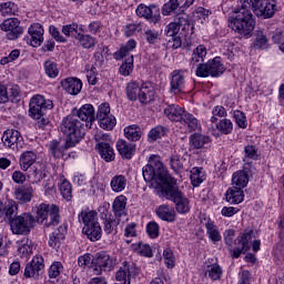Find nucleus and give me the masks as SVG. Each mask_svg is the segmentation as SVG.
<instances>
[{
  "label": "nucleus",
  "instance_id": "nucleus-15",
  "mask_svg": "<svg viewBox=\"0 0 284 284\" xmlns=\"http://www.w3.org/2000/svg\"><path fill=\"white\" fill-rule=\"evenodd\" d=\"M43 267H45V265H43V258L34 256L24 268L26 278H39L43 272Z\"/></svg>",
  "mask_w": 284,
  "mask_h": 284
},
{
  "label": "nucleus",
  "instance_id": "nucleus-30",
  "mask_svg": "<svg viewBox=\"0 0 284 284\" xmlns=\"http://www.w3.org/2000/svg\"><path fill=\"white\" fill-rule=\"evenodd\" d=\"M82 232L88 236L90 241L94 242L101 239L102 231L99 222H95V224L83 226Z\"/></svg>",
  "mask_w": 284,
  "mask_h": 284
},
{
  "label": "nucleus",
  "instance_id": "nucleus-43",
  "mask_svg": "<svg viewBox=\"0 0 284 284\" xmlns=\"http://www.w3.org/2000/svg\"><path fill=\"white\" fill-rule=\"evenodd\" d=\"M43 68L47 77H49L50 79H57V77H59V67L54 61H44Z\"/></svg>",
  "mask_w": 284,
  "mask_h": 284
},
{
  "label": "nucleus",
  "instance_id": "nucleus-10",
  "mask_svg": "<svg viewBox=\"0 0 284 284\" xmlns=\"http://www.w3.org/2000/svg\"><path fill=\"white\" fill-rule=\"evenodd\" d=\"M93 272L99 275L103 270H114L119 265L116 257L110 256L108 253H98L95 258H93Z\"/></svg>",
  "mask_w": 284,
  "mask_h": 284
},
{
  "label": "nucleus",
  "instance_id": "nucleus-60",
  "mask_svg": "<svg viewBox=\"0 0 284 284\" xmlns=\"http://www.w3.org/2000/svg\"><path fill=\"white\" fill-rule=\"evenodd\" d=\"M170 163H171L172 170L174 172H179L180 170H183V163H185V159L179 155H172Z\"/></svg>",
  "mask_w": 284,
  "mask_h": 284
},
{
  "label": "nucleus",
  "instance_id": "nucleus-57",
  "mask_svg": "<svg viewBox=\"0 0 284 284\" xmlns=\"http://www.w3.org/2000/svg\"><path fill=\"white\" fill-rule=\"evenodd\" d=\"M18 252L21 256H28L32 252V241L28 239L22 240Z\"/></svg>",
  "mask_w": 284,
  "mask_h": 284
},
{
  "label": "nucleus",
  "instance_id": "nucleus-61",
  "mask_svg": "<svg viewBox=\"0 0 284 284\" xmlns=\"http://www.w3.org/2000/svg\"><path fill=\"white\" fill-rule=\"evenodd\" d=\"M254 48H257L261 50L262 48H265L267 45V36L263 33V31L256 32V39L253 43Z\"/></svg>",
  "mask_w": 284,
  "mask_h": 284
},
{
  "label": "nucleus",
  "instance_id": "nucleus-9",
  "mask_svg": "<svg viewBox=\"0 0 284 284\" xmlns=\"http://www.w3.org/2000/svg\"><path fill=\"white\" fill-rule=\"evenodd\" d=\"M191 32V34H194V26L190 23V20H187V14L185 13H179L175 16L173 22H170L165 28V34L166 37H176L179 32L181 31Z\"/></svg>",
  "mask_w": 284,
  "mask_h": 284
},
{
  "label": "nucleus",
  "instance_id": "nucleus-62",
  "mask_svg": "<svg viewBox=\"0 0 284 284\" xmlns=\"http://www.w3.org/2000/svg\"><path fill=\"white\" fill-rule=\"evenodd\" d=\"M233 116L239 128H243V129L247 128V118H245V113L237 110V111H234Z\"/></svg>",
  "mask_w": 284,
  "mask_h": 284
},
{
  "label": "nucleus",
  "instance_id": "nucleus-16",
  "mask_svg": "<svg viewBox=\"0 0 284 284\" xmlns=\"http://www.w3.org/2000/svg\"><path fill=\"white\" fill-rule=\"evenodd\" d=\"M73 115L78 116L80 121H84L85 128H92L95 121L94 106L92 104H84L79 110L73 111Z\"/></svg>",
  "mask_w": 284,
  "mask_h": 284
},
{
  "label": "nucleus",
  "instance_id": "nucleus-19",
  "mask_svg": "<svg viewBox=\"0 0 284 284\" xmlns=\"http://www.w3.org/2000/svg\"><path fill=\"white\" fill-rule=\"evenodd\" d=\"M32 196H34V189L32 185H22L14 190V199L16 201H19V203H30Z\"/></svg>",
  "mask_w": 284,
  "mask_h": 284
},
{
  "label": "nucleus",
  "instance_id": "nucleus-37",
  "mask_svg": "<svg viewBox=\"0 0 284 284\" xmlns=\"http://www.w3.org/2000/svg\"><path fill=\"white\" fill-rule=\"evenodd\" d=\"M79 222L83 223L84 227H88V225H94L95 223H99L97 221V212L95 211H82L79 214Z\"/></svg>",
  "mask_w": 284,
  "mask_h": 284
},
{
  "label": "nucleus",
  "instance_id": "nucleus-11",
  "mask_svg": "<svg viewBox=\"0 0 284 284\" xmlns=\"http://www.w3.org/2000/svg\"><path fill=\"white\" fill-rule=\"evenodd\" d=\"M0 30H3V32H8L7 39H9V41H14L23 34V28H21V21H19V19L17 18L4 20L0 24Z\"/></svg>",
  "mask_w": 284,
  "mask_h": 284
},
{
  "label": "nucleus",
  "instance_id": "nucleus-34",
  "mask_svg": "<svg viewBox=\"0 0 284 284\" xmlns=\"http://www.w3.org/2000/svg\"><path fill=\"white\" fill-rule=\"evenodd\" d=\"M205 227H206V234L210 239V241H212V243H219V241H221V233L219 232V226H216V224H214V222L212 221H207L205 223Z\"/></svg>",
  "mask_w": 284,
  "mask_h": 284
},
{
  "label": "nucleus",
  "instance_id": "nucleus-47",
  "mask_svg": "<svg viewBox=\"0 0 284 284\" xmlns=\"http://www.w3.org/2000/svg\"><path fill=\"white\" fill-rule=\"evenodd\" d=\"M49 150L54 159H61V156H63V152L68 150V146L67 144L63 146L59 142L52 141L49 145Z\"/></svg>",
  "mask_w": 284,
  "mask_h": 284
},
{
  "label": "nucleus",
  "instance_id": "nucleus-36",
  "mask_svg": "<svg viewBox=\"0 0 284 284\" xmlns=\"http://www.w3.org/2000/svg\"><path fill=\"white\" fill-rule=\"evenodd\" d=\"M209 70L211 77H221L225 72V67L221 63L220 58H214L212 61H209Z\"/></svg>",
  "mask_w": 284,
  "mask_h": 284
},
{
  "label": "nucleus",
  "instance_id": "nucleus-28",
  "mask_svg": "<svg viewBox=\"0 0 284 284\" xmlns=\"http://www.w3.org/2000/svg\"><path fill=\"white\" fill-rule=\"evenodd\" d=\"M190 145L194 150H203L205 145H210V138L207 135L194 133L190 136Z\"/></svg>",
  "mask_w": 284,
  "mask_h": 284
},
{
  "label": "nucleus",
  "instance_id": "nucleus-27",
  "mask_svg": "<svg viewBox=\"0 0 284 284\" xmlns=\"http://www.w3.org/2000/svg\"><path fill=\"white\" fill-rule=\"evenodd\" d=\"M185 110L176 104H170L164 109V114L170 121L180 122Z\"/></svg>",
  "mask_w": 284,
  "mask_h": 284
},
{
  "label": "nucleus",
  "instance_id": "nucleus-26",
  "mask_svg": "<svg viewBox=\"0 0 284 284\" xmlns=\"http://www.w3.org/2000/svg\"><path fill=\"white\" fill-rule=\"evenodd\" d=\"M18 214H19V204L16 201L10 200L4 202L3 216L6 221L10 223L12 219H14L16 216H19Z\"/></svg>",
  "mask_w": 284,
  "mask_h": 284
},
{
  "label": "nucleus",
  "instance_id": "nucleus-32",
  "mask_svg": "<svg viewBox=\"0 0 284 284\" xmlns=\"http://www.w3.org/2000/svg\"><path fill=\"white\" fill-rule=\"evenodd\" d=\"M181 116L182 118H181V120L179 122L183 123L184 125H186V128L189 129L190 132H196V130H199V128H200L199 120H196L192 115V113L183 111Z\"/></svg>",
  "mask_w": 284,
  "mask_h": 284
},
{
  "label": "nucleus",
  "instance_id": "nucleus-42",
  "mask_svg": "<svg viewBox=\"0 0 284 284\" xmlns=\"http://www.w3.org/2000/svg\"><path fill=\"white\" fill-rule=\"evenodd\" d=\"M185 0H169L163 7H162V14L164 17H170L174 10H178L181 8V3H183Z\"/></svg>",
  "mask_w": 284,
  "mask_h": 284
},
{
  "label": "nucleus",
  "instance_id": "nucleus-44",
  "mask_svg": "<svg viewBox=\"0 0 284 284\" xmlns=\"http://www.w3.org/2000/svg\"><path fill=\"white\" fill-rule=\"evenodd\" d=\"M94 140L97 142L95 149L103 146L105 148L106 145H110V143H112L110 134L103 133V131H98L94 135Z\"/></svg>",
  "mask_w": 284,
  "mask_h": 284
},
{
  "label": "nucleus",
  "instance_id": "nucleus-40",
  "mask_svg": "<svg viewBox=\"0 0 284 284\" xmlns=\"http://www.w3.org/2000/svg\"><path fill=\"white\" fill-rule=\"evenodd\" d=\"M121 219H114L112 215H104V232L105 234H112L113 232H116V225L121 223Z\"/></svg>",
  "mask_w": 284,
  "mask_h": 284
},
{
  "label": "nucleus",
  "instance_id": "nucleus-46",
  "mask_svg": "<svg viewBox=\"0 0 284 284\" xmlns=\"http://www.w3.org/2000/svg\"><path fill=\"white\" fill-rule=\"evenodd\" d=\"M252 234H254V231H248L240 235L235 240V245H242V250H245V252H247V250H250V242L252 241Z\"/></svg>",
  "mask_w": 284,
  "mask_h": 284
},
{
  "label": "nucleus",
  "instance_id": "nucleus-52",
  "mask_svg": "<svg viewBox=\"0 0 284 284\" xmlns=\"http://www.w3.org/2000/svg\"><path fill=\"white\" fill-rule=\"evenodd\" d=\"M97 150L99 151L101 159L106 161V163H109V161H114V149H112L110 144L102 148L100 146Z\"/></svg>",
  "mask_w": 284,
  "mask_h": 284
},
{
  "label": "nucleus",
  "instance_id": "nucleus-13",
  "mask_svg": "<svg viewBox=\"0 0 284 284\" xmlns=\"http://www.w3.org/2000/svg\"><path fill=\"white\" fill-rule=\"evenodd\" d=\"M135 12L138 17H142L152 23H156L161 19V10L155 4H151L150 7L139 4Z\"/></svg>",
  "mask_w": 284,
  "mask_h": 284
},
{
  "label": "nucleus",
  "instance_id": "nucleus-24",
  "mask_svg": "<svg viewBox=\"0 0 284 284\" xmlns=\"http://www.w3.org/2000/svg\"><path fill=\"white\" fill-rule=\"evenodd\" d=\"M154 101V87L150 82L140 85V103H150Z\"/></svg>",
  "mask_w": 284,
  "mask_h": 284
},
{
  "label": "nucleus",
  "instance_id": "nucleus-5",
  "mask_svg": "<svg viewBox=\"0 0 284 284\" xmlns=\"http://www.w3.org/2000/svg\"><path fill=\"white\" fill-rule=\"evenodd\" d=\"M53 104L51 100H45L43 95H36L31 99L30 104H29V116L31 119H34L36 125L43 130L48 123H50V120L45 118V112L48 110H52Z\"/></svg>",
  "mask_w": 284,
  "mask_h": 284
},
{
  "label": "nucleus",
  "instance_id": "nucleus-18",
  "mask_svg": "<svg viewBox=\"0 0 284 284\" xmlns=\"http://www.w3.org/2000/svg\"><path fill=\"white\" fill-rule=\"evenodd\" d=\"M61 85L68 94L77 97L83 90V82L78 78H67L61 81Z\"/></svg>",
  "mask_w": 284,
  "mask_h": 284
},
{
  "label": "nucleus",
  "instance_id": "nucleus-1",
  "mask_svg": "<svg viewBox=\"0 0 284 284\" xmlns=\"http://www.w3.org/2000/svg\"><path fill=\"white\" fill-rule=\"evenodd\" d=\"M142 175L146 183H151L158 196L161 194L160 190H164L170 185L171 181L175 180L172 174L165 170L159 155L150 156L149 163L142 169Z\"/></svg>",
  "mask_w": 284,
  "mask_h": 284
},
{
  "label": "nucleus",
  "instance_id": "nucleus-12",
  "mask_svg": "<svg viewBox=\"0 0 284 284\" xmlns=\"http://www.w3.org/2000/svg\"><path fill=\"white\" fill-rule=\"evenodd\" d=\"M2 143L4 148L10 150H21L23 148V136L18 130L9 129L2 135Z\"/></svg>",
  "mask_w": 284,
  "mask_h": 284
},
{
  "label": "nucleus",
  "instance_id": "nucleus-48",
  "mask_svg": "<svg viewBox=\"0 0 284 284\" xmlns=\"http://www.w3.org/2000/svg\"><path fill=\"white\" fill-rule=\"evenodd\" d=\"M136 48V41L129 40L124 47H121L120 51L115 53V59H123L124 57H128L132 50Z\"/></svg>",
  "mask_w": 284,
  "mask_h": 284
},
{
  "label": "nucleus",
  "instance_id": "nucleus-25",
  "mask_svg": "<svg viewBox=\"0 0 284 284\" xmlns=\"http://www.w3.org/2000/svg\"><path fill=\"white\" fill-rule=\"evenodd\" d=\"M116 150L122 155V159H132L135 146L132 143L125 142V140H119L116 142Z\"/></svg>",
  "mask_w": 284,
  "mask_h": 284
},
{
  "label": "nucleus",
  "instance_id": "nucleus-3",
  "mask_svg": "<svg viewBox=\"0 0 284 284\" xmlns=\"http://www.w3.org/2000/svg\"><path fill=\"white\" fill-rule=\"evenodd\" d=\"M158 196H160V199H166V201H172L179 214H187V212H190V200L186 199L183 191L179 187L176 179L172 180L164 190L160 189V195Z\"/></svg>",
  "mask_w": 284,
  "mask_h": 284
},
{
  "label": "nucleus",
  "instance_id": "nucleus-51",
  "mask_svg": "<svg viewBox=\"0 0 284 284\" xmlns=\"http://www.w3.org/2000/svg\"><path fill=\"white\" fill-rule=\"evenodd\" d=\"M216 128L222 134H232V130H234V125L232 124V120L230 119H222L216 124Z\"/></svg>",
  "mask_w": 284,
  "mask_h": 284
},
{
  "label": "nucleus",
  "instance_id": "nucleus-33",
  "mask_svg": "<svg viewBox=\"0 0 284 284\" xmlns=\"http://www.w3.org/2000/svg\"><path fill=\"white\" fill-rule=\"evenodd\" d=\"M205 57H207V49L205 48V45L200 44L196 49L193 50L190 65L194 68L196 63L203 62Z\"/></svg>",
  "mask_w": 284,
  "mask_h": 284
},
{
  "label": "nucleus",
  "instance_id": "nucleus-4",
  "mask_svg": "<svg viewBox=\"0 0 284 284\" xmlns=\"http://www.w3.org/2000/svg\"><path fill=\"white\" fill-rule=\"evenodd\" d=\"M60 130L67 136V148H74L83 136H85V129L83 123L77 119V115H68L62 120Z\"/></svg>",
  "mask_w": 284,
  "mask_h": 284
},
{
  "label": "nucleus",
  "instance_id": "nucleus-59",
  "mask_svg": "<svg viewBox=\"0 0 284 284\" xmlns=\"http://www.w3.org/2000/svg\"><path fill=\"white\" fill-rule=\"evenodd\" d=\"M210 14H212V11H210L203 7H199L195 9V11L193 13V18L197 19L200 21V23H203V21H205V19H207V17H210Z\"/></svg>",
  "mask_w": 284,
  "mask_h": 284
},
{
  "label": "nucleus",
  "instance_id": "nucleus-8",
  "mask_svg": "<svg viewBox=\"0 0 284 284\" xmlns=\"http://www.w3.org/2000/svg\"><path fill=\"white\" fill-rule=\"evenodd\" d=\"M258 19H272L276 14V0H245Z\"/></svg>",
  "mask_w": 284,
  "mask_h": 284
},
{
  "label": "nucleus",
  "instance_id": "nucleus-39",
  "mask_svg": "<svg viewBox=\"0 0 284 284\" xmlns=\"http://www.w3.org/2000/svg\"><path fill=\"white\" fill-rule=\"evenodd\" d=\"M110 185L113 192H123L128 185V180L124 175H115L112 178Z\"/></svg>",
  "mask_w": 284,
  "mask_h": 284
},
{
  "label": "nucleus",
  "instance_id": "nucleus-56",
  "mask_svg": "<svg viewBox=\"0 0 284 284\" xmlns=\"http://www.w3.org/2000/svg\"><path fill=\"white\" fill-rule=\"evenodd\" d=\"M133 250H136L138 254L141 256H146L148 258H152V247L149 244H133Z\"/></svg>",
  "mask_w": 284,
  "mask_h": 284
},
{
  "label": "nucleus",
  "instance_id": "nucleus-29",
  "mask_svg": "<svg viewBox=\"0 0 284 284\" xmlns=\"http://www.w3.org/2000/svg\"><path fill=\"white\" fill-rule=\"evenodd\" d=\"M226 201L231 204H239L243 203L244 194L243 190L239 189L237 186H233L226 191Z\"/></svg>",
  "mask_w": 284,
  "mask_h": 284
},
{
  "label": "nucleus",
  "instance_id": "nucleus-21",
  "mask_svg": "<svg viewBox=\"0 0 284 284\" xmlns=\"http://www.w3.org/2000/svg\"><path fill=\"white\" fill-rule=\"evenodd\" d=\"M125 205H128V199L124 195H119L115 197L113 202V212L118 219L122 220V223L128 221V217H125Z\"/></svg>",
  "mask_w": 284,
  "mask_h": 284
},
{
  "label": "nucleus",
  "instance_id": "nucleus-53",
  "mask_svg": "<svg viewBox=\"0 0 284 284\" xmlns=\"http://www.w3.org/2000/svg\"><path fill=\"white\" fill-rule=\"evenodd\" d=\"M99 123H100V128H102V130H113L114 125H116V118H114V115H109L106 118H100L98 119Z\"/></svg>",
  "mask_w": 284,
  "mask_h": 284
},
{
  "label": "nucleus",
  "instance_id": "nucleus-17",
  "mask_svg": "<svg viewBox=\"0 0 284 284\" xmlns=\"http://www.w3.org/2000/svg\"><path fill=\"white\" fill-rule=\"evenodd\" d=\"M43 26L39 23H33L30 26L28 33L30 37V45L32 48H39L43 43Z\"/></svg>",
  "mask_w": 284,
  "mask_h": 284
},
{
  "label": "nucleus",
  "instance_id": "nucleus-54",
  "mask_svg": "<svg viewBox=\"0 0 284 284\" xmlns=\"http://www.w3.org/2000/svg\"><path fill=\"white\" fill-rule=\"evenodd\" d=\"M0 12L2 17H11L17 12V4L14 2H3L0 4Z\"/></svg>",
  "mask_w": 284,
  "mask_h": 284
},
{
  "label": "nucleus",
  "instance_id": "nucleus-20",
  "mask_svg": "<svg viewBox=\"0 0 284 284\" xmlns=\"http://www.w3.org/2000/svg\"><path fill=\"white\" fill-rule=\"evenodd\" d=\"M28 179L31 183H41L45 179V164L36 163L33 166L28 169Z\"/></svg>",
  "mask_w": 284,
  "mask_h": 284
},
{
  "label": "nucleus",
  "instance_id": "nucleus-63",
  "mask_svg": "<svg viewBox=\"0 0 284 284\" xmlns=\"http://www.w3.org/2000/svg\"><path fill=\"white\" fill-rule=\"evenodd\" d=\"M163 256H164V263L166 265V267L169 270H172V267H174V253L172 252V248H166L163 252Z\"/></svg>",
  "mask_w": 284,
  "mask_h": 284
},
{
  "label": "nucleus",
  "instance_id": "nucleus-55",
  "mask_svg": "<svg viewBox=\"0 0 284 284\" xmlns=\"http://www.w3.org/2000/svg\"><path fill=\"white\" fill-rule=\"evenodd\" d=\"M191 182L194 187H199L203 183V171L199 168H193L191 170Z\"/></svg>",
  "mask_w": 284,
  "mask_h": 284
},
{
  "label": "nucleus",
  "instance_id": "nucleus-41",
  "mask_svg": "<svg viewBox=\"0 0 284 284\" xmlns=\"http://www.w3.org/2000/svg\"><path fill=\"white\" fill-rule=\"evenodd\" d=\"M124 134L129 141H139L141 136H143V132L141 131V128L136 125H131L125 128Z\"/></svg>",
  "mask_w": 284,
  "mask_h": 284
},
{
  "label": "nucleus",
  "instance_id": "nucleus-49",
  "mask_svg": "<svg viewBox=\"0 0 284 284\" xmlns=\"http://www.w3.org/2000/svg\"><path fill=\"white\" fill-rule=\"evenodd\" d=\"M62 34H64L65 37H72L73 39H78L79 34H81V32H79V24L72 23L63 26Z\"/></svg>",
  "mask_w": 284,
  "mask_h": 284
},
{
  "label": "nucleus",
  "instance_id": "nucleus-6",
  "mask_svg": "<svg viewBox=\"0 0 284 284\" xmlns=\"http://www.w3.org/2000/svg\"><path fill=\"white\" fill-rule=\"evenodd\" d=\"M59 206L55 204L50 205L41 203L37 207V222L44 224L47 227L50 225H59Z\"/></svg>",
  "mask_w": 284,
  "mask_h": 284
},
{
  "label": "nucleus",
  "instance_id": "nucleus-23",
  "mask_svg": "<svg viewBox=\"0 0 284 284\" xmlns=\"http://www.w3.org/2000/svg\"><path fill=\"white\" fill-rule=\"evenodd\" d=\"M20 168L23 172H28L29 168H32L37 163V153L34 151H26L20 155Z\"/></svg>",
  "mask_w": 284,
  "mask_h": 284
},
{
  "label": "nucleus",
  "instance_id": "nucleus-35",
  "mask_svg": "<svg viewBox=\"0 0 284 284\" xmlns=\"http://www.w3.org/2000/svg\"><path fill=\"white\" fill-rule=\"evenodd\" d=\"M232 183L235 187L242 190V187H247V183H250V178L245 171H239L233 174Z\"/></svg>",
  "mask_w": 284,
  "mask_h": 284
},
{
  "label": "nucleus",
  "instance_id": "nucleus-31",
  "mask_svg": "<svg viewBox=\"0 0 284 284\" xmlns=\"http://www.w3.org/2000/svg\"><path fill=\"white\" fill-rule=\"evenodd\" d=\"M125 93H126V99H129V101H140V97H141V84H139V82L136 81H131L126 84L125 88Z\"/></svg>",
  "mask_w": 284,
  "mask_h": 284
},
{
  "label": "nucleus",
  "instance_id": "nucleus-38",
  "mask_svg": "<svg viewBox=\"0 0 284 284\" xmlns=\"http://www.w3.org/2000/svg\"><path fill=\"white\" fill-rule=\"evenodd\" d=\"M205 274H209L211 281H219L223 276V268L217 263L209 264L206 265Z\"/></svg>",
  "mask_w": 284,
  "mask_h": 284
},
{
  "label": "nucleus",
  "instance_id": "nucleus-45",
  "mask_svg": "<svg viewBox=\"0 0 284 284\" xmlns=\"http://www.w3.org/2000/svg\"><path fill=\"white\" fill-rule=\"evenodd\" d=\"M77 41H79L80 45L87 50H90V48H94V45H97V40L90 34L80 33L77 38Z\"/></svg>",
  "mask_w": 284,
  "mask_h": 284
},
{
  "label": "nucleus",
  "instance_id": "nucleus-64",
  "mask_svg": "<svg viewBox=\"0 0 284 284\" xmlns=\"http://www.w3.org/2000/svg\"><path fill=\"white\" fill-rule=\"evenodd\" d=\"M162 136H165V128L159 125L152 129L149 133V138H151L152 141H156L158 139H161Z\"/></svg>",
  "mask_w": 284,
  "mask_h": 284
},
{
  "label": "nucleus",
  "instance_id": "nucleus-58",
  "mask_svg": "<svg viewBox=\"0 0 284 284\" xmlns=\"http://www.w3.org/2000/svg\"><path fill=\"white\" fill-rule=\"evenodd\" d=\"M60 192L65 201H72V184L68 181H63L60 185Z\"/></svg>",
  "mask_w": 284,
  "mask_h": 284
},
{
  "label": "nucleus",
  "instance_id": "nucleus-22",
  "mask_svg": "<svg viewBox=\"0 0 284 284\" xmlns=\"http://www.w3.org/2000/svg\"><path fill=\"white\" fill-rule=\"evenodd\" d=\"M156 214L162 221H168L169 223H174L176 221V213L174 209L170 207L168 204H162L156 209Z\"/></svg>",
  "mask_w": 284,
  "mask_h": 284
},
{
  "label": "nucleus",
  "instance_id": "nucleus-2",
  "mask_svg": "<svg viewBox=\"0 0 284 284\" xmlns=\"http://www.w3.org/2000/svg\"><path fill=\"white\" fill-rule=\"evenodd\" d=\"M241 8L229 18V28L241 37H252L256 22L252 14L250 3L246 0H240Z\"/></svg>",
  "mask_w": 284,
  "mask_h": 284
},
{
  "label": "nucleus",
  "instance_id": "nucleus-14",
  "mask_svg": "<svg viewBox=\"0 0 284 284\" xmlns=\"http://www.w3.org/2000/svg\"><path fill=\"white\" fill-rule=\"evenodd\" d=\"M170 85L172 94H181L185 89V71L174 70L171 73Z\"/></svg>",
  "mask_w": 284,
  "mask_h": 284
},
{
  "label": "nucleus",
  "instance_id": "nucleus-7",
  "mask_svg": "<svg viewBox=\"0 0 284 284\" xmlns=\"http://www.w3.org/2000/svg\"><path fill=\"white\" fill-rule=\"evenodd\" d=\"M12 234L28 235L34 227V216L30 213H22L9 222Z\"/></svg>",
  "mask_w": 284,
  "mask_h": 284
},
{
  "label": "nucleus",
  "instance_id": "nucleus-50",
  "mask_svg": "<svg viewBox=\"0 0 284 284\" xmlns=\"http://www.w3.org/2000/svg\"><path fill=\"white\" fill-rule=\"evenodd\" d=\"M132 70H134V55L129 57L120 67L123 77H130Z\"/></svg>",
  "mask_w": 284,
  "mask_h": 284
}]
</instances>
